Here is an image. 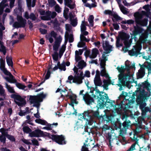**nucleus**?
Returning a JSON list of instances; mask_svg holds the SVG:
<instances>
[{"instance_id": "338daca9", "label": "nucleus", "mask_w": 151, "mask_h": 151, "mask_svg": "<svg viewBox=\"0 0 151 151\" xmlns=\"http://www.w3.org/2000/svg\"><path fill=\"white\" fill-rule=\"evenodd\" d=\"M89 143H88L86 144L87 147L89 146H91V145H93L94 143V141L93 140H91L90 139L88 140V142Z\"/></svg>"}, {"instance_id": "20e7f679", "label": "nucleus", "mask_w": 151, "mask_h": 151, "mask_svg": "<svg viewBox=\"0 0 151 151\" xmlns=\"http://www.w3.org/2000/svg\"><path fill=\"white\" fill-rule=\"evenodd\" d=\"M46 96V95L43 93L38 94L36 96H30L29 100L31 104L36 107H39L40 102L43 101V99Z\"/></svg>"}, {"instance_id": "4c0bfd02", "label": "nucleus", "mask_w": 151, "mask_h": 151, "mask_svg": "<svg viewBox=\"0 0 151 151\" xmlns=\"http://www.w3.org/2000/svg\"><path fill=\"white\" fill-rule=\"evenodd\" d=\"M94 17L92 15L89 16L88 18V21L90 24V26L92 27L93 25Z\"/></svg>"}, {"instance_id": "a211bd4d", "label": "nucleus", "mask_w": 151, "mask_h": 151, "mask_svg": "<svg viewBox=\"0 0 151 151\" xmlns=\"http://www.w3.org/2000/svg\"><path fill=\"white\" fill-rule=\"evenodd\" d=\"M62 40V38L60 35L59 36L56 38L53 45V49L54 51L56 52L57 51Z\"/></svg>"}, {"instance_id": "f8f14e48", "label": "nucleus", "mask_w": 151, "mask_h": 151, "mask_svg": "<svg viewBox=\"0 0 151 151\" xmlns=\"http://www.w3.org/2000/svg\"><path fill=\"white\" fill-rule=\"evenodd\" d=\"M17 19L18 22H15L13 26L16 28L24 27L26 24V20L24 19L21 15H17Z\"/></svg>"}, {"instance_id": "72a5a7b5", "label": "nucleus", "mask_w": 151, "mask_h": 151, "mask_svg": "<svg viewBox=\"0 0 151 151\" xmlns=\"http://www.w3.org/2000/svg\"><path fill=\"white\" fill-rule=\"evenodd\" d=\"M66 48L65 45H63L59 50V55L60 58L63 55V53L65 52Z\"/></svg>"}, {"instance_id": "39448f33", "label": "nucleus", "mask_w": 151, "mask_h": 151, "mask_svg": "<svg viewBox=\"0 0 151 151\" xmlns=\"http://www.w3.org/2000/svg\"><path fill=\"white\" fill-rule=\"evenodd\" d=\"M132 77V74L129 72L128 70H127L126 74H120L119 75V80L128 88L130 87V84L131 82L130 80Z\"/></svg>"}, {"instance_id": "a878e982", "label": "nucleus", "mask_w": 151, "mask_h": 151, "mask_svg": "<svg viewBox=\"0 0 151 151\" xmlns=\"http://www.w3.org/2000/svg\"><path fill=\"white\" fill-rule=\"evenodd\" d=\"M137 27L134 26V29L133 31V35L135 37L137 34L141 33L143 30V29L138 25H136Z\"/></svg>"}, {"instance_id": "412c9836", "label": "nucleus", "mask_w": 151, "mask_h": 151, "mask_svg": "<svg viewBox=\"0 0 151 151\" xmlns=\"http://www.w3.org/2000/svg\"><path fill=\"white\" fill-rule=\"evenodd\" d=\"M83 3H85L84 6L90 8L95 7L96 6V3L94 0H82Z\"/></svg>"}, {"instance_id": "5701e85b", "label": "nucleus", "mask_w": 151, "mask_h": 151, "mask_svg": "<svg viewBox=\"0 0 151 151\" xmlns=\"http://www.w3.org/2000/svg\"><path fill=\"white\" fill-rule=\"evenodd\" d=\"M148 33L147 32H144L142 33L140 36L139 41L141 43H144L147 41V38L148 37Z\"/></svg>"}, {"instance_id": "69168bd1", "label": "nucleus", "mask_w": 151, "mask_h": 151, "mask_svg": "<svg viewBox=\"0 0 151 151\" xmlns=\"http://www.w3.org/2000/svg\"><path fill=\"white\" fill-rule=\"evenodd\" d=\"M67 91L65 90H61L60 91V94L62 97L67 96H68V93H67Z\"/></svg>"}, {"instance_id": "774afa93", "label": "nucleus", "mask_w": 151, "mask_h": 151, "mask_svg": "<svg viewBox=\"0 0 151 151\" xmlns=\"http://www.w3.org/2000/svg\"><path fill=\"white\" fill-rule=\"evenodd\" d=\"M35 130L29 134V136L31 137H37Z\"/></svg>"}, {"instance_id": "2f4dec72", "label": "nucleus", "mask_w": 151, "mask_h": 151, "mask_svg": "<svg viewBox=\"0 0 151 151\" xmlns=\"http://www.w3.org/2000/svg\"><path fill=\"white\" fill-rule=\"evenodd\" d=\"M69 98L70 99L71 101L72 105L74 107V104H77L78 102L76 101V96L74 95L69 96Z\"/></svg>"}, {"instance_id": "603ef678", "label": "nucleus", "mask_w": 151, "mask_h": 151, "mask_svg": "<svg viewBox=\"0 0 151 151\" xmlns=\"http://www.w3.org/2000/svg\"><path fill=\"white\" fill-rule=\"evenodd\" d=\"M4 15H3L2 23L0 22V29L2 31L4 30L5 29L4 26Z\"/></svg>"}, {"instance_id": "6ab92c4d", "label": "nucleus", "mask_w": 151, "mask_h": 151, "mask_svg": "<svg viewBox=\"0 0 151 151\" xmlns=\"http://www.w3.org/2000/svg\"><path fill=\"white\" fill-rule=\"evenodd\" d=\"M57 13L55 12H52L51 13L50 12H46V15L41 16V18L44 20H49L51 19V17L52 18H53L55 17Z\"/></svg>"}, {"instance_id": "6e6d98bb", "label": "nucleus", "mask_w": 151, "mask_h": 151, "mask_svg": "<svg viewBox=\"0 0 151 151\" xmlns=\"http://www.w3.org/2000/svg\"><path fill=\"white\" fill-rule=\"evenodd\" d=\"M37 17L33 13H31L29 15V18L33 21L36 20L37 18Z\"/></svg>"}, {"instance_id": "bf43d9fd", "label": "nucleus", "mask_w": 151, "mask_h": 151, "mask_svg": "<svg viewBox=\"0 0 151 151\" xmlns=\"http://www.w3.org/2000/svg\"><path fill=\"white\" fill-rule=\"evenodd\" d=\"M141 49V47L140 49H139L138 50H136V51H134V50L133 48V56H137L138 55L140 54V50Z\"/></svg>"}, {"instance_id": "5fc2aeb1", "label": "nucleus", "mask_w": 151, "mask_h": 151, "mask_svg": "<svg viewBox=\"0 0 151 151\" xmlns=\"http://www.w3.org/2000/svg\"><path fill=\"white\" fill-rule=\"evenodd\" d=\"M145 63H145L142 65H141L140 63L139 64L140 67V69L138 70L139 71L145 72V68H146V64H145Z\"/></svg>"}, {"instance_id": "c85d7f7f", "label": "nucleus", "mask_w": 151, "mask_h": 151, "mask_svg": "<svg viewBox=\"0 0 151 151\" xmlns=\"http://www.w3.org/2000/svg\"><path fill=\"white\" fill-rule=\"evenodd\" d=\"M65 4L66 6L71 9H73L75 8V4H71V0H64Z\"/></svg>"}, {"instance_id": "7ed1b4c3", "label": "nucleus", "mask_w": 151, "mask_h": 151, "mask_svg": "<svg viewBox=\"0 0 151 151\" xmlns=\"http://www.w3.org/2000/svg\"><path fill=\"white\" fill-rule=\"evenodd\" d=\"M141 92L140 95H135L136 96V101L137 105H139V108L141 110L145 108L146 104L145 103V100L150 96V94H144Z\"/></svg>"}, {"instance_id": "3c124183", "label": "nucleus", "mask_w": 151, "mask_h": 151, "mask_svg": "<svg viewBox=\"0 0 151 151\" xmlns=\"http://www.w3.org/2000/svg\"><path fill=\"white\" fill-rule=\"evenodd\" d=\"M84 55L86 58L88 57H89L90 58H91L90 57L91 51L90 50H86L85 52Z\"/></svg>"}, {"instance_id": "e433bc0d", "label": "nucleus", "mask_w": 151, "mask_h": 151, "mask_svg": "<svg viewBox=\"0 0 151 151\" xmlns=\"http://www.w3.org/2000/svg\"><path fill=\"white\" fill-rule=\"evenodd\" d=\"M87 22H86L85 21H83L82 22V23L81 26V30H86V26L87 25Z\"/></svg>"}, {"instance_id": "ddd939ff", "label": "nucleus", "mask_w": 151, "mask_h": 151, "mask_svg": "<svg viewBox=\"0 0 151 151\" xmlns=\"http://www.w3.org/2000/svg\"><path fill=\"white\" fill-rule=\"evenodd\" d=\"M51 139L52 140L59 145H63L66 144V141L65 140V137L62 135H52V136Z\"/></svg>"}, {"instance_id": "c756f323", "label": "nucleus", "mask_w": 151, "mask_h": 151, "mask_svg": "<svg viewBox=\"0 0 151 151\" xmlns=\"http://www.w3.org/2000/svg\"><path fill=\"white\" fill-rule=\"evenodd\" d=\"M99 52L98 50L96 48L93 49L92 50L91 53L90 57L91 58H94L96 57Z\"/></svg>"}, {"instance_id": "9d476101", "label": "nucleus", "mask_w": 151, "mask_h": 151, "mask_svg": "<svg viewBox=\"0 0 151 151\" xmlns=\"http://www.w3.org/2000/svg\"><path fill=\"white\" fill-rule=\"evenodd\" d=\"M5 67V65H0V69L3 71L5 74L9 76V77H6L4 78L9 83H16L17 80L14 78V76L11 73L6 69Z\"/></svg>"}, {"instance_id": "9b49d317", "label": "nucleus", "mask_w": 151, "mask_h": 151, "mask_svg": "<svg viewBox=\"0 0 151 151\" xmlns=\"http://www.w3.org/2000/svg\"><path fill=\"white\" fill-rule=\"evenodd\" d=\"M107 60V58L104 54L102 55V59L101 60L100 65L101 69V74L102 76H105L107 78L109 77L108 74L106 73L105 66L106 62Z\"/></svg>"}, {"instance_id": "052dcab7", "label": "nucleus", "mask_w": 151, "mask_h": 151, "mask_svg": "<svg viewBox=\"0 0 151 151\" xmlns=\"http://www.w3.org/2000/svg\"><path fill=\"white\" fill-rule=\"evenodd\" d=\"M16 86L19 88L22 89H24L26 87L25 86L19 83H16Z\"/></svg>"}, {"instance_id": "0eeeda50", "label": "nucleus", "mask_w": 151, "mask_h": 151, "mask_svg": "<svg viewBox=\"0 0 151 151\" xmlns=\"http://www.w3.org/2000/svg\"><path fill=\"white\" fill-rule=\"evenodd\" d=\"M95 94L99 99L98 103L99 106L100 107L103 106L105 102L104 100L107 99L108 98L107 95L105 93L102 91L101 92L99 90H96Z\"/></svg>"}, {"instance_id": "423d86ee", "label": "nucleus", "mask_w": 151, "mask_h": 151, "mask_svg": "<svg viewBox=\"0 0 151 151\" xmlns=\"http://www.w3.org/2000/svg\"><path fill=\"white\" fill-rule=\"evenodd\" d=\"M135 129H133V131L134 133L133 138V142L135 141V143L133 144L132 148L133 150L135 149V147L136 144L138 143V141L139 140V135L138 134L140 133L143 129L142 127L140 124H137L136 126Z\"/></svg>"}, {"instance_id": "bb28decb", "label": "nucleus", "mask_w": 151, "mask_h": 151, "mask_svg": "<svg viewBox=\"0 0 151 151\" xmlns=\"http://www.w3.org/2000/svg\"><path fill=\"white\" fill-rule=\"evenodd\" d=\"M0 51L2 52L4 55L6 54V47L4 46V43L0 40Z\"/></svg>"}, {"instance_id": "864d4df0", "label": "nucleus", "mask_w": 151, "mask_h": 151, "mask_svg": "<svg viewBox=\"0 0 151 151\" xmlns=\"http://www.w3.org/2000/svg\"><path fill=\"white\" fill-rule=\"evenodd\" d=\"M55 11L58 13H60L61 12V8L57 4L55 6Z\"/></svg>"}, {"instance_id": "c9c22d12", "label": "nucleus", "mask_w": 151, "mask_h": 151, "mask_svg": "<svg viewBox=\"0 0 151 151\" xmlns=\"http://www.w3.org/2000/svg\"><path fill=\"white\" fill-rule=\"evenodd\" d=\"M65 28L66 30V32H72V25L69 24H66L65 25Z\"/></svg>"}, {"instance_id": "680f3d73", "label": "nucleus", "mask_w": 151, "mask_h": 151, "mask_svg": "<svg viewBox=\"0 0 151 151\" xmlns=\"http://www.w3.org/2000/svg\"><path fill=\"white\" fill-rule=\"evenodd\" d=\"M147 65H146V68L148 69V73H151V63L147 62Z\"/></svg>"}, {"instance_id": "f03ea898", "label": "nucleus", "mask_w": 151, "mask_h": 151, "mask_svg": "<svg viewBox=\"0 0 151 151\" xmlns=\"http://www.w3.org/2000/svg\"><path fill=\"white\" fill-rule=\"evenodd\" d=\"M133 83H135V86H137V87L136 90L134 92H133V99H135V95H140L141 92L143 93V94H148L149 95L150 94V96L151 89L150 87L151 85L147 80L145 81L144 82L142 83L141 84L139 83L137 85V81H135L133 77Z\"/></svg>"}, {"instance_id": "79ce46f5", "label": "nucleus", "mask_w": 151, "mask_h": 151, "mask_svg": "<svg viewBox=\"0 0 151 151\" xmlns=\"http://www.w3.org/2000/svg\"><path fill=\"white\" fill-rule=\"evenodd\" d=\"M0 132L1 133L2 135L4 136H7L8 135L7 130L3 128H2L0 129Z\"/></svg>"}, {"instance_id": "49530a36", "label": "nucleus", "mask_w": 151, "mask_h": 151, "mask_svg": "<svg viewBox=\"0 0 151 151\" xmlns=\"http://www.w3.org/2000/svg\"><path fill=\"white\" fill-rule=\"evenodd\" d=\"M77 46L79 47H85L86 48V46H85V43L84 41H81L79 42L77 45Z\"/></svg>"}, {"instance_id": "393cba45", "label": "nucleus", "mask_w": 151, "mask_h": 151, "mask_svg": "<svg viewBox=\"0 0 151 151\" xmlns=\"http://www.w3.org/2000/svg\"><path fill=\"white\" fill-rule=\"evenodd\" d=\"M70 24L73 27H76L78 24V19L77 17L72 15H70Z\"/></svg>"}, {"instance_id": "37998d69", "label": "nucleus", "mask_w": 151, "mask_h": 151, "mask_svg": "<svg viewBox=\"0 0 151 151\" xmlns=\"http://www.w3.org/2000/svg\"><path fill=\"white\" fill-rule=\"evenodd\" d=\"M117 69L121 73L120 74H123V73L125 71V68L124 67V66H122L120 67H118L117 68Z\"/></svg>"}, {"instance_id": "cd10ccee", "label": "nucleus", "mask_w": 151, "mask_h": 151, "mask_svg": "<svg viewBox=\"0 0 151 151\" xmlns=\"http://www.w3.org/2000/svg\"><path fill=\"white\" fill-rule=\"evenodd\" d=\"M86 62L84 60H81L79 61L78 63L77 67L78 68L83 69V68L86 67Z\"/></svg>"}, {"instance_id": "09e8293b", "label": "nucleus", "mask_w": 151, "mask_h": 151, "mask_svg": "<svg viewBox=\"0 0 151 151\" xmlns=\"http://www.w3.org/2000/svg\"><path fill=\"white\" fill-rule=\"evenodd\" d=\"M119 8L121 11L124 14H126L127 12V11L126 10V9L125 8L123 5H119Z\"/></svg>"}, {"instance_id": "f257e3e1", "label": "nucleus", "mask_w": 151, "mask_h": 151, "mask_svg": "<svg viewBox=\"0 0 151 151\" xmlns=\"http://www.w3.org/2000/svg\"><path fill=\"white\" fill-rule=\"evenodd\" d=\"M73 70L74 71V76L73 77L72 75H70L68 77V80L66 82L71 84L72 83H75L77 84H80L83 82L82 80L84 79V77H89L90 73L89 71L86 70L83 74L82 71H79L78 73V68L76 66H75Z\"/></svg>"}, {"instance_id": "6e6552de", "label": "nucleus", "mask_w": 151, "mask_h": 151, "mask_svg": "<svg viewBox=\"0 0 151 151\" xmlns=\"http://www.w3.org/2000/svg\"><path fill=\"white\" fill-rule=\"evenodd\" d=\"M119 36L122 40H124V43L126 47L123 48V50L124 52H126L128 50L127 48L129 47L131 45L132 37L129 40V36L126 33L123 32L120 33Z\"/></svg>"}, {"instance_id": "dca6fc26", "label": "nucleus", "mask_w": 151, "mask_h": 151, "mask_svg": "<svg viewBox=\"0 0 151 151\" xmlns=\"http://www.w3.org/2000/svg\"><path fill=\"white\" fill-rule=\"evenodd\" d=\"M15 103L19 106H22L26 104L25 99L18 95L14 96Z\"/></svg>"}, {"instance_id": "f704fd0d", "label": "nucleus", "mask_w": 151, "mask_h": 151, "mask_svg": "<svg viewBox=\"0 0 151 151\" xmlns=\"http://www.w3.org/2000/svg\"><path fill=\"white\" fill-rule=\"evenodd\" d=\"M145 74V72H143L138 70V72L136 73L137 79H138L142 78L144 76Z\"/></svg>"}, {"instance_id": "4468645a", "label": "nucleus", "mask_w": 151, "mask_h": 151, "mask_svg": "<svg viewBox=\"0 0 151 151\" xmlns=\"http://www.w3.org/2000/svg\"><path fill=\"white\" fill-rule=\"evenodd\" d=\"M134 16L135 18V22L136 25H138L142 26H145L147 24V22L145 20H142L141 14L139 12L134 14Z\"/></svg>"}, {"instance_id": "1a4fd4ad", "label": "nucleus", "mask_w": 151, "mask_h": 151, "mask_svg": "<svg viewBox=\"0 0 151 151\" xmlns=\"http://www.w3.org/2000/svg\"><path fill=\"white\" fill-rule=\"evenodd\" d=\"M141 110L142 111V116H140L138 118H137V121L135 120L136 123H133V126L134 125L136 127L137 124H140L141 125L143 128L142 125V122L145 120L146 113L148 111L150 112L151 111L149 108L148 107H145Z\"/></svg>"}, {"instance_id": "a18cd8bd", "label": "nucleus", "mask_w": 151, "mask_h": 151, "mask_svg": "<svg viewBox=\"0 0 151 151\" xmlns=\"http://www.w3.org/2000/svg\"><path fill=\"white\" fill-rule=\"evenodd\" d=\"M35 121L36 123L40 124L42 125H45L46 123V122L45 121L41 119H37L35 120Z\"/></svg>"}, {"instance_id": "4d7b16f0", "label": "nucleus", "mask_w": 151, "mask_h": 151, "mask_svg": "<svg viewBox=\"0 0 151 151\" xmlns=\"http://www.w3.org/2000/svg\"><path fill=\"white\" fill-rule=\"evenodd\" d=\"M23 130L24 132L26 133H28L31 131V129L27 126L24 127L23 128Z\"/></svg>"}, {"instance_id": "58836bf2", "label": "nucleus", "mask_w": 151, "mask_h": 151, "mask_svg": "<svg viewBox=\"0 0 151 151\" xmlns=\"http://www.w3.org/2000/svg\"><path fill=\"white\" fill-rule=\"evenodd\" d=\"M83 137L85 139H87L85 141L86 143H87L88 140L89 139V134L87 132L84 131L83 134Z\"/></svg>"}, {"instance_id": "a19ab883", "label": "nucleus", "mask_w": 151, "mask_h": 151, "mask_svg": "<svg viewBox=\"0 0 151 151\" xmlns=\"http://www.w3.org/2000/svg\"><path fill=\"white\" fill-rule=\"evenodd\" d=\"M6 60L8 65L11 67L13 66V62L12 60V58L11 57H6Z\"/></svg>"}, {"instance_id": "de8ad7c7", "label": "nucleus", "mask_w": 151, "mask_h": 151, "mask_svg": "<svg viewBox=\"0 0 151 151\" xmlns=\"http://www.w3.org/2000/svg\"><path fill=\"white\" fill-rule=\"evenodd\" d=\"M58 68L61 70L65 71L66 70L65 63L63 62L58 67Z\"/></svg>"}, {"instance_id": "aec40b11", "label": "nucleus", "mask_w": 151, "mask_h": 151, "mask_svg": "<svg viewBox=\"0 0 151 151\" xmlns=\"http://www.w3.org/2000/svg\"><path fill=\"white\" fill-rule=\"evenodd\" d=\"M100 71L97 70L96 71V74L94 79V82L96 86H101L102 84L101 80L100 79Z\"/></svg>"}, {"instance_id": "e2e57ef3", "label": "nucleus", "mask_w": 151, "mask_h": 151, "mask_svg": "<svg viewBox=\"0 0 151 151\" xmlns=\"http://www.w3.org/2000/svg\"><path fill=\"white\" fill-rule=\"evenodd\" d=\"M48 2L49 5L51 7H52L56 5V2L54 0H48Z\"/></svg>"}, {"instance_id": "8fccbe9b", "label": "nucleus", "mask_w": 151, "mask_h": 151, "mask_svg": "<svg viewBox=\"0 0 151 151\" xmlns=\"http://www.w3.org/2000/svg\"><path fill=\"white\" fill-rule=\"evenodd\" d=\"M75 130H78L79 129H83L84 130L83 128V126L81 125L79 123H77L74 127Z\"/></svg>"}, {"instance_id": "473e14b6", "label": "nucleus", "mask_w": 151, "mask_h": 151, "mask_svg": "<svg viewBox=\"0 0 151 151\" xmlns=\"http://www.w3.org/2000/svg\"><path fill=\"white\" fill-rule=\"evenodd\" d=\"M58 125V123H53L52 124H50L47 127H45L43 128V129H46L47 130H51L52 128H53V126H55V127H56Z\"/></svg>"}, {"instance_id": "c03bdc74", "label": "nucleus", "mask_w": 151, "mask_h": 151, "mask_svg": "<svg viewBox=\"0 0 151 151\" xmlns=\"http://www.w3.org/2000/svg\"><path fill=\"white\" fill-rule=\"evenodd\" d=\"M37 137L42 136L43 135V133L42 131L40 129L35 130Z\"/></svg>"}, {"instance_id": "13d9d810", "label": "nucleus", "mask_w": 151, "mask_h": 151, "mask_svg": "<svg viewBox=\"0 0 151 151\" xmlns=\"http://www.w3.org/2000/svg\"><path fill=\"white\" fill-rule=\"evenodd\" d=\"M80 40L83 41H85L86 42H88L90 41V39L87 38L84 36L83 35H80Z\"/></svg>"}, {"instance_id": "0e129e2a", "label": "nucleus", "mask_w": 151, "mask_h": 151, "mask_svg": "<svg viewBox=\"0 0 151 151\" xmlns=\"http://www.w3.org/2000/svg\"><path fill=\"white\" fill-rule=\"evenodd\" d=\"M53 59L55 61H57L58 59V54L57 52L55 51L54 54L52 55Z\"/></svg>"}, {"instance_id": "b1692460", "label": "nucleus", "mask_w": 151, "mask_h": 151, "mask_svg": "<svg viewBox=\"0 0 151 151\" xmlns=\"http://www.w3.org/2000/svg\"><path fill=\"white\" fill-rule=\"evenodd\" d=\"M83 99L86 103L88 105H90L92 102H93V99L89 95H84Z\"/></svg>"}, {"instance_id": "4be33fe9", "label": "nucleus", "mask_w": 151, "mask_h": 151, "mask_svg": "<svg viewBox=\"0 0 151 151\" xmlns=\"http://www.w3.org/2000/svg\"><path fill=\"white\" fill-rule=\"evenodd\" d=\"M83 52V50L79 49L78 50H76L75 52V60L76 62H78L82 60V58L81 55Z\"/></svg>"}, {"instance_id": "2eb2a0df", "label": "nucleus", "mask_w": 151, "mask_h": 151, "mask_svg": "<svg viewBox=\"0 0 151 151\" xmlns=\"http://www.w3.org/2000/svg\"><path fill=\"white\" fill-rule=\"evenodd\" d=\"M127 115L123 114L122 116V119L124 120L125 121L123 123H120L121 124L120 125V128L121 130V132L120 134L122 133V132H124L125 131V130L127 128L128 126H129V123H130V122L129 120L128 121L126 122L127 121Z\"/></svg>"}, {"instance_id": "ea45409f", "label": "nucleus", "mask_w": 151, "mask_h": 151, "mask_svg": "<svg viewBox=\"0 0 151 151\" xmlns=\"http://www.w3.org/2000/svg\"><path fill=\"white\" fill-rule=\"evenodd\" d=\"M6 87L7 89L9 92L11 93H14V91L13 87H11L10 85H8L7 83H5Z\"/></svg>"}, {"instance_id": "7c9ffc66", "label": "nucleus", "mask_w": 151, "mask_h": 151, "mask_svg": "<svg viewBox=\"0 0 151 151\" xmlns=\"http://www.w3.org/2000/svg\"><path fill=\"white\" fill-rule=\"evenodd\" d=\"M104 83L102 86L104 89L107 90L108 89V86L111 84V80L110 79L108 80H104L103 81Z\"/></svg>"}, {"instance_id": "f3484780", "label": "nucleus", "mask_w": 151, "mask_h": 151, "mask_svg": "<svg viewBox=\"0 0 151 151\" xmlns=\"http://www.w3.org/2000/svg\"><path fill=\"white\" fill-rule=\"evenodd\" d=\"M102 47L104 51V53L105 54L109 53L113 50V46L110 45L109 42L106 41L103 42Z\"/></svg>"}]
</instances>
